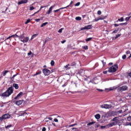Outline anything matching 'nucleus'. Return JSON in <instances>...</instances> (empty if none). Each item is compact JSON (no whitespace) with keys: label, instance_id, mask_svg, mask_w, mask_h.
<instances>
[{"label":"nucleus","instance_id":"nucleus-1","mask_svg":"<svg viewBox=\"0 0 131 131\" xmlns=\"http://www.w3.org/2000/svg\"><path fill=\"white\" fill-rule=\"evenodd\" d=\"M13 87H10L8 89L7 91L2 94V97H9L11 96V95H12V94H13Z\"/></svg>","mask_w":131,"mask_h":131},{"label":"nucleus","instance_id":"nucleus-2","mask_svg":"<svg viewBox=\"0 0 131 131\" xmlns=\"http://www.w3.org/2000/svg\"><path fill=\"white\" fill-rule=\"evenodd\" d=\"M117 69H118V66L117 64H114L108 69V72L113 73V72H116Z\"/></svg>","mask_w":131,"mask_h":131},{"label":"nucleus","instance_id":"nucleus-3","mask_svg":"<svg viewBox=\"0 0 131 131\" xmlns=\"http://www.w3.org/2000/svg\"><path fill=\"white\" fill-rule=\"evenodd\" d=\"M42 72L46 76H49V75H50V74H51V71H50V70H48L47 69H43Z\"/></svg>","mask_w":131,"mask_h":131},{"label":"nucleus","instance_id":"nucleus-4","mask_svg":"<svg viewBox=\"0 0 131 131\" xmlns=\"http://www.w3.org/2000/svg\"><path fill=\"white\" fill-rule=\"evenodd\" d=\"M112 106L111 104H103L100 106L101 108H104V109H110Z\"/></svg>","mask_w":131,"mask_h":131},{"label":"nucleus","instance_id":"nucleus-5","mask_svg":"<svg viewBox=\"0 0 131 131\" xmlns=\"http://www.w3.org/2000/svg\"><path fill=\"white\" fill-rule=\"evenodd\" d=\"M8 118H10V115H9V114H6L5 115H4L0 118V120L1 121H3L4 119H8Z\"/></svg>","mask_w":131,"mask_h":131},{"label":"nucleus","instance_id":"nucleus-6","mask_svg":"<svg viewBox=\"0 0 131 131\" xmlns=\"http://www.w3.org/2000/svg\"><path fill=\"white\" fill-rule=\"evenodd\" d=\"M92 28H93V25H89L88 26H85V27H84L83 28H81V30H86V29H92Z\"/></svg>","mask_w":131,"mask_h":131},{"label":"nucleus","instance_id":"nucleus-7","mask_svg":"<svg viewBox=\"0 0 131 131\" xmlns=\"http://www.w3.org/2000/svg\"><path fill=\"white\" fill-rule=\"evenodd\" d=\"M127 89H128V87L126 85H123L119 88V90L120 91H127Z\"/></svg>","mask_w":131,"mask_h":131},{"label":"nucleus","instance_id":"nucleus-8","mask_svg":"<svg viewBox=\"0 0 131 131\" xmlns=\"http://www.w3.org/2000/svg\"><path fill=\"white\" fill-rule=\"evenodd\" d=\"M23 96V92H20L15 97V100H19L21 97Z\"/></svg>","mask_w":131,"mask_h":131},{"label":"nucleus","instance_id":"nucleus-9","mask_svg":"<svg viewBox=\"0 0 131 131\" xmlns=\"http://www.w3.org/2000/svg\"><path fill=\"white\" fill-rule=\"evenodd\" d=\"M17 76V74L14 75L13 77H11V82H16L17 81V79L15 78Z\"/></svg>","mask_w":131,"mask_h":131},{"label":"nucleus","instance_id":"nucleus-10","mask_svg":"<svg viewBox=\"0 0 131 131\" xmlns=\"http://www.w3.org/2000/svg\"><path fill=\"white\" fill-rule=\"evenodd\" d=\"M28 0H21L17 3L18 5H22L23 4H27Z\"/></svg>","mask_w":131,"mask_h":131},{"label":"nucleus","instance_id":"nucleus-11","mask_svg":"<svg viewBox=\"0 0 131 131\" xmlns=\"http://www.w3.org/2000/svg\"><path fill=\"white\" fill-rule=\"evenodd\" d=\"M127 110L126 106H123L120 111H119V113H122V112H125Z\"/></svg>","mask_w":131,"mask_h":131},{"label":"nucleus","instance_id":"nucleus-12","mask_svg":"<svg viewBox=\"0 0 131 131\" xmlns=\"http://www.w3.org/2000/svg\"><path fill=\"white\" fill-rule=\"evenodd\" d=\"M28 40H29V37H26L24 38L23 40H20V41H21L22 42H24V43H25V42H28Z\"/></svg>","mask_w":131,"mask_h":131},{"label":"nucleus","instance_id":"nucleus-13","mask_svg":"<svg viewBox=\"0 0 131 131\" xmlns=\"http://www.w3.org/2000/svg\"><path fill=\"white\" fill-rule=\"evenodd\" d=\"M116 124H117V122H114L113 123H111L110 124H108L107 126H108V127H111L112 126H113L114 125H116Z\"/></svg>","mask_w":131,"mask_h":131},{"label":"nucleus","instance_id":"nucleus-14","mask_svg":"<svg viewBox=\"0 0 131 131\" xmlns=\"http://www.w3.org/2000/svg\"><path fill=\"white\" fill-rule=\"evenodd\" d=\"M53 8H54V6H51L49 8V10L46 13L47 15H50V13H52V11H53Z\"/></svg>","mask_w":131,"mask_h":131},{"label":"nucleus","instance_id":"nucleus-15","mask_svg":"<svg viewBox=\"0 0 131 131\" xmlns=\"http://www.w3.org/2000/svg\"><path fill=\"white\" fill-rule=\"evenodd\" d=\"M105 19V17H99L98 18H95L94 19L95 22H98L99 20H104Z\"/></svg>","mask_w":131,"mask_h":131},{"label":"nucleus","instance_id":"nucleus-16","mask_svg":"<svg viewBox=\"0 0 131 131\" xmlns=\"http://www.w3.org/2000/svg\"><path fill=\"white\" fill-rule=\"evenodd\" d=\"M23 103V100H18L15 102V104L17 105V106H20V105H21V104H22Z\"/></svg>","mask_w":131,"mask_h":131},{"label":"nucleus","instance_id":"nucleus-17","mask_svg":"<svg viewBox=\"0 0 131 131\" xmlns=\"http://www.w3.org/2000/svg\"><path fill=\"white\" fill-rule=\"evenodd\" d=\"M18 38H19V39H20V40H23L24 38L25 37L24 36V34H23L22 35H21L20 36H18L17 37Z\"/></svg>","mask_w":131,"mask_h":131},{"label":"nucleus","instance_id":"nucleus-18","mask_svg":"<svg viewBox=\"0 0 131 131\" xmlns=\"http://www.w3.org/2000/svg\"><path fill=\"white\" fill-rule=\"evenodd\" d=\"M46 7H47V6H41L40 8V9L37 12H35L34 14H33V15L34 16V15H35V14H37V13H38V12L40 11L41 9H43V8H46Z\"/></svg>","mask_w":131,"mask_h":131},{"label":"nucleus","instance_id":"nucleus-19","mask_svg":"<svg viewBox=\"0 0 131 131\" xmlns=\"http://www.w3.org/2000/svg\"><path fill=\"white\" fill-rule=\"evenodd\" d=\"M116 89H117V87L114 86V87L110 88L109 89H105V90H108V91H114V90H116Z\"/></svg>","mask_w":131,"mask_h":131},{"label":"nucleus","instance_id":"nucleus-20","mask_svg":"<svg viewBox=\"0 0 131 131\" xmlns=\"http://www.w3.org/2000/svg\"><path fill=\"white\" fill-rule=\"evenodd\" d=\"M67 7H62L61 8H59V9L56 10H54L53 12L54 13H56L57 12H59L60 11V10H63L64 9H66Z\"/></svg>","mask_w":131,"mask_h":131},{"label":"nucleus","instance_id":"nucleus-21","mask_svg":"<svg viewBox=\"0 0 131 131\" xmlns=\"http://www.w3.org/2000/svg\"><path fill=\"white\" fill-rule=\"evenodd\" d=\"M13 88H15V90H18L19 89V86L18 84L14 83L13 85Z\"/></svg>","mask_w":131,"mask_h":131},{"label":"nucleus","instance_id":"nucleus-22","mask_svg":"<svg viewBox=\"0 0 131 131\" xmlns=\"http://www.w3.org/2000/svg\"><path fill=\"white\" fill-rule=\"evenodd\" d=\"M126 99H127V100L131 99V94L130 93L128 94V95H127L126 96Z\"/></svg>","mask_w":131,"mask_h":131},{"label":"nucleus","instance_id":"nucleus-23","mask_svg":"<svg viewBox=\"0 0 131 131\" xmlns=\"http://www.w3.org/2000/svg\"><path fill=\"white\" fill-rule=\"evenodd\" d=\"M38 74H41V71H39L36 72V74H34L33 76H36V75H38Z\"/></svg>","mask_w":131,"mask_h":131},{"label":"nucleus","instance_id":"nucleus-24","mask_svg":"<svg viewBox=\"0 0 131 131\" xmlns=\"http://www.w3.org/2000/svg\"><path fill=\"white\" fill-rule=\"evenodd\" d=\"M95 117L96 119H100L101 116L100 115V114H97L95 116Z\"/></svg>","mask_w":131,"mask_h":131},{"label":"nucleus","instance_id":"nucleus-25","mask_svg":"<svg viewBox=\"0 0 131 131\" xmlns=\"http://www.w3.org/2000/svg\"><path fill=\"white\" fill-rule=\"evenodd\" d=\"M69 66H70V64H67L66 66H65L64 67V68L66 69H70V67H69Z\"/></svg>","mask_w":131,"mask_h":131},{"label":"nucleus","instance_id":"nucleus-26","mask_svg":"<svg viewBox=\"0 0 131 131\" xmlns=\"http://www.w3.org/2000/svg\"><path fill=\"white\" fill-rule=\"evenodd\" d=\"M95 123H96V122H91L88 123V126H90L91 125H93V124H95Z\"/></svg>","mask_w":131,"mask_h":131},{"label":"nucleus","instance_id":"nucleus-27","mask_svg":"<svg viewBox=\"0 0 131 131\" xmlns=\"http://www.w3.org/2000/svg\"><path fill=\"white\" fill-rule=\"evenodd\" d=\"M47 24H49V23L46 22L40 26V27H43V26H46V25H47Z\"/></svg>","mask_w":131,"mask_h":131},{"label":"nucleus","instance_id":"nucleus-28","mask_svg":"<svg viewBox=\"0 0 131 131\" xmlns=\"http://www.w3.org/2000/svg\"><path fill=\"white\" fill-rule=\"evenodd\" d=\"M113 121H115V122H117V123H118V120H117V117H115L113 119Z\"/></svg>","mask_w":131,"mask_h":131},{"label":"nucleus","instance_id":"nucleus-29","mask_svg":"<svg viewBox=\"0 0 131 131\" xmlns=\"http://www.w3.org/2000/svg\"><path fill=\"white\" fill-rule=\"evenodd\" d=\"M8 72H9V71H5L3 72V76H6V75H7V74L8 73Z\"/></svg>","mask_w":131,"mask_h":131},{"label":"nucleus","instance_id":"nucleus-30","mask_svg":"<svg viewBox=\"0 0 131 131\" xmlns=\"http://www.w3.org/2000/svg\"><path fill=\"white\" fill-rule=\"evenodd\" d=\"M118 21H119L120 22H123V21H124V19H123V17H122L120 18H118Z\"/></svg>","mask_w":131,"mask_h":131},{"label":"nucleus","instance_id":"nucleus-31","mask_svg":"<svg viewBox=\"0 0 131 131\" xmlns=\"http://www.w3.org/2000/svg\"><path fill=\"white\" fill-rule=\"evenodd\" d=\"M36 36H37V34H35L34 35H33L31 37V39L32 40L33 39V38H34L35 37H36Z\"/></svg>","mask_w":131,"mask_h":131},{"label":"nucleus","instance_id":"nucleus-32","mask_svg":"<svg viewBox=\"0 0 131 131\" xmlns=\"http://www.w3.org/2000/svg\"><path fill=\"white\" fill-rule=\"evenodd\" d=\"M92 39H93L92 37H89L85 39V41L88 42V41H90V40H92Z\"/></svg>","mask_w":131,"mask_h":131},{"label":"nucleus","instance_id":"nucleus-33","mask_svg":"<svg viewBox=\"0 0 131 131\" xmlns=\"http://www.w3.org/2000/svg\"><path fill=\"white\" fill-rule=\"evenodd\" d=\"M75 19L77 20V21H79L81 20V17L79 16H77L75 18Z\"/></svg>","mask_w":131,"mask_h":131},{"label":"nucleus","instance_id":"nucleus-34","mask_svg":"<svg viewBox=\"0 0 131 131\" xmlns=\"http://www.w3.org/2000/svg\"><path fill=\"white\" fill-rule=\"evenodd\" d=\"M82 49H83L84 50H88L89 47L88 46H83Z\"/></svg>","mask_w":131,"mask_h":131},{"label":"nucleus","instance_id":"nucleus-35","mask_svg":"<svg viewBox=\"0 0 131 131\" xmlns=\"http://www.w3.org/2000/svg\"><path fill=\"white\" fill-rule=\"evenodd\" d=\"M71 66H76V62L75 61H73L71 64Z\"/></svg>","mask_w":131,"mask_h":131},{"label":"nucleus","instance_id":"nucleus-36","mask_svg":"<svg viewBox=\"0 0 131 131\" xmlns=\"http://www.w3.org/2000/svg\"><path fill=\"white\" fill-rule=\"evenodd\" d=\"M10 36H11V37H13L14 38H15L16 37H18V35L15 34V35H11Z\"/></svg>","mask_w":131,"mask_h":131},{"label":"nucleus","instance_id":"nucleus-37","mask_svg":"<svg viewBox=\"0 0 131 131\" xmlns=\"http://www.w3.org/2000/svg\"><path fill=\"white\" fill-rule=\"evenodd\" d=\"M51 66H54L55 65V61H54V60H51Z\"/></svg>","mask_w":131,"mask_h":131},{"label":"nucleus","instance_id":"nucleus-38","mask_svg":"<svg viewBox=\"0 0 131 131\" xmlns=\"http://www.w3.org/2000/svg\"><path fill=\"white\" fill-rule=\"evenodd\" d=\"M30 19H28L27 20V21L25 22V24H28V23H30Z\"/></svg>","mask_w":131,"mask_h":131},{"label":"nucleus","instance_id":"nucleus-39","mask_svg":"<svg viewBox=\"0 0 131 131\" xmlns=\"http://www.w3.org/2000/svg\"><path fill=\"white\" fill-rule=\"evenodd\" d=\"M73 3V1H71L70 5L67 7H66V8H69V7H70V6H71V5H72V4Z\"/></svg>","mask_w":131,"mask_h":131},{"label":"nucleus","instance_id":"nucleus-40","mask_svg":"<svg viewBox=\"0 0 131 131\" xmlns=\"http://www.w3.org/2000/svg\"><path fill=\"white\" fill-rule=\"evenodd\" d=\"M80 5V2H78L75 5V7H78V6H79Z\"/></svg>","mask_w":131,"mask_h":131},{"label":"nucleus","instance_id":"nucleus-41","mask_svg":"<svg viewBox=\"0 0 131 131\" xmlns=\"http://www.w3.org/2000/svg\"><path fill=\"white\" fill-rule=\"evenodd\" d=\"M119 25H127V23L119 24Z\"/></svg>","mask_w":131,"mask_h":131},{"label":"nucleus","instance_id":"nucleus-42","mask_svg":"<svg viewBox=\"0 0 131 131\" xmlns=\"http://www.w3.org/2000/svg\"><path fill=\"white\" fill-rule=\"evenodd\" d=\"M63 31V28H61V29H60L59 30H58V33H62V31Z\"/></svg>","mask_w":131,"mask_h":131},{"label":"nucleus","instance_id":"nucleus-43","mask_svg":"<svg viewBox=\"0 0 131 131\" xmlns=\"http://www.w3.org/2000/svg\"><path fill=\"white\" fill-rule=\"evenodd\" d=\"M126 58V55H124L122 56V59L123 60H125V59Z\"/></svg>","mask_w":131,"mask_h":131},{"label":"nucleus","instance_id":"nucleus-44","mask_svg":"<svg viewBox=\"0 0 131 131\" xmlns=\"http://www.w3.org/2000/svg\"><path fill=\"white\" fill-rule=\"evenodd\" d=\"M30 11H32L33 10H34V7L33 6L30 7Z\"/></svg>","mask_w":131,"mask_h":131},{"label":"nucleus","instance_id":"nucleus-45","mask_svg":"<svg viewBox=\"0 0 131 131\" xmlns=\"http://www.w3.org/2000/svg\"><path fill=\"white\" fill-rule=\"evenodd\" d=\"M31 55H32V52L30 51V52L28 53V56H31Z\"/></svg>","mask_w":131,"mask_h":131},{"label":"nucleus","instance_id":"nucleus-46","mask_svg":"<svg viewBox=\"0 0 131 131\" xmlns=\"http://www.w3.org/2000/svg\"><path fill=\"white\" fill-rule=\"evenodd\" d=\"M130 19V17H127L125 18V21H128Z\"/></svg>","mask_w":131,"mask_h":131},{"label":"nucleus","instance_id":"nucleus-47","mask_svg":"<svg viewBox=\"0 0 131 131\" xmlns=\"http://www.w3.org/2000/svg\"><path fill=\"white\" fill-rule=\"evenodd\" d=\"M101 62L103 64V66H105V65H106V62H104V60H101Z\"/></svg>","mask_w":131,"mask_h":131},{"label":"nucleus","instance_id":"nucleus-48","mask_svg":"<svg viewBox=\"0 0 131 131\" xmlns=\"http://www.w3.org/2000/svg\"><path fill=\"white\" fill-rule=\"evenodd\" d=\"M97 14H98V15H101V14H102V12L101 11L99 10L97 12Z\"/></svg>","mask_w":131,"mask_h":131},{"label":"nucleus","instance_id":"nucleus-49","mask_svg":"<svg viewBox=\"0 0 131 131\" xmlns=\"http://www.w3.org/2000/svg\"><path fill=\"white\" fill-rule=\"evenodd\" d=\"M127 119L128 121H130V120H131V117L130 116L128 117Z\"/></svg>","mask_w":131,"mask_h":131},{"label":"nucleus","instance_id":"nucleus-50","mask_svg":"<svg viewBox=\"0 0 131 131\" xmlns=\"http://www.w3.org/2000/svg\"><path fill=\"white\" fill-rule=\"evenodd\" d=\"M119 36H120V34H117L116 35V37H115V38L116 39L118 38V37H119Z\"/></svg>","mask_w":131,"mask_h":131},{"label":"nucleus","instance_id":"nucleus-51","mask_svg":"<svg viewBox=\"0 0 131 131\" xmlns=\"http://www.w3.org/2000/svg\"><path fill=\"white\" fill-rule=\"evenodd\" d=\"M114 26H115V27H117V26H119V24H114Z\"/></svg>","mask_w":131,"mask_h":131},{"label":"nucleus","instance_id":"nucleus-52","mask_svg":"<svg viewBox=\"0 0 131 131\" xmlns=\"http://www.w3.org/2000/svg\"><path fill=\"white\" fill-rule=\"evenodd\" d=\"M11 126H12V125H8L6 126V128H9L11 127Z\"/></svg>","mask_w":131,"mask_h":131},{"label":"nucleus","instance_id":"nucleus-53","mask_svg":"<svg viewBox=\"0 0 131 131\" xmlns=\"http://www.w3.org/2000/svg\"><path fill=\"white\" fill-rule=\"evenodd\" d=\"M22 115H27V114L26 113H24L23 114H20V115H19V116H22Z\"/></svg>","mask_w":131,"mask_h":131},{"label":"nucleus","instance_id":"nucleus-54","mask_svg":"<svg viewBox=\"0 0 131 131\" xmlns=\"http://www.w3.org/2000/svg\"><path fill=\"white\" fill-rule=\"evenodd\" d=\"M118 30H115L113 32V33H117Z\"/></svg>","mask_w":131,"mask_h":131},{"label":"nucleus","instance_id":"nucleus-55","mask_svg":"<svg viewBox=\"0 0 131 131\" xmlns=\"http://www.w3.org/2000/svg\"><path fill=\"white\" fill-rule=\"evenodd\" d=\"M35 20L36 21V22H39V21H40V19L37 18V19H35Z\"/></svg>","mask_w":131,"mask_h":131},{"label":"nucleus","instance_id":"nucleus-56","mask_svg":"<svg viewBox=\"0 0 131 131\" xmlns=\"http://www.w3.org/2000/svg\"><path fill=\"white\" fill-rule=\"evenodd\" d=\"M72 129L73 131H76L77 130V128H72Z\"/></svg>","mask_w":131,"mask_h":131},{"label":"nucleus","instance_id":"nucleus-57","mask_svg":"<svg viewBox=\"0 0 131 131\" xmlns=\"http://www.w3.org/2000/svg\"><path fill=\"white\" fill-rule=\"evenodd\" d=\"M124 125L127 126V125H130L131 126V123H128L127 124H125Z\"/></svg>","mask_w":131,"mask_h":131},{"label":"nucleus","instance_id":"nucleus-58","mask_svg":"<svg viewBox=\"0 0 131 131\" xmlns=\"http://www.w3.org/2000/svg\"><path fill=\"white\" fill-rule=\"evenodd\" d=\"M126 54H127V55H128V54H130V51H127L126 52Z\"/></svg>","mask_w":131,"mask_h":131},{"label":"nucleus","instance_id":"nucleus-59","mask_svg":"<svg viewBox=\"0 0 131 131\" xmlns=\"http://www.w3.org/2000/svg\"><path fill=\"white\" fill-rule=\"evenodd\" d=\"M107 72H108V71H103V74H107Z\"/></svg>","mask_w":131,"mask_h":131},{"label":"nucleus","instance_id":"nucleus-60","mask_svg":"<svg viewBox=\"0 0 131 131\" xmlns=\"http://www.w3.org/2000/svg\"><path fill=\"white\" fill-rule=\"evenodd\" d=\"M54 121H55V122H58V120H57V119L55 118V119H54Z\"/></svg>","mask_w":131,"mask_h":131},{"label":"nucleus","instance_id":"nucleus-61","mask_svg":"<svg viewBox=\"0 0 131 131\" xmlns=\"http://www.w3.org/2000/svg\"><path fill=\"white\" fill-rule=\"evenodd\" d=\"M61 43H65L66 42V40H63V41H61Z\"/></svg>","mask_w":131,"mask_h":131},{"label":"nucleus","instance_id":"nucleus-62","mask_svg":"<svg viewBox=\"0 0 131 131\" xmlns=\"http://www.w3.org/2000/svg\"><path fill=\"white\" fill-rule=\"evenodd\" d=\"M96 90H97V91H99V92H103V90H101V89H97Z\"/></svg>","mask_w":131,"mask_h":131},{"label":"nucleus","instance_id":"nucleus-63","mask_svg":"<svg viewBox=\"0 0 131 131\" xmlns=\"http://www.w3.org/2000/svg\"><path fill=\"white\" fill-rule=\"evenodd\" d=\"M46 127H43L42 129V131H46Z\"/></svg>","mask_w":131,"mask_h":131},{"label":"nucleus","instance_id":"nucleus-64","mask_svg":"<svg viewBox=\"0 0 131 131\" xmlns=\"http://www.w3.org/2000/svg\"><path fill=\"white\" fill-rule=\"evenodd\" d=\"M106 127V126H101V128H105Z\"/></svg>","mask_w":131,"mask_h":131}]
</instances>
